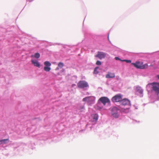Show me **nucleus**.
Instances as JSON below:
<instances>
[{"label":"nucleus","mask_w":159,"mask_h":159,"mask_svg":"<svg viewBox=\"0 0 159 159\" xmlns=\"http://www.w3.org/2000/svg\"><path fill=\"white\" fill-rule=\"evenodd\" d=\"M115 77L114 73L109 72L106 75V77L107 78H113Z\"/></svg>","instance_id":"nucleus-12"},{"label":"nucleus","mask_w":159,"mask_h":159,"mask_svg":"<svg viewBox=\"0 0 159 159\" xmlns=\"http://www.w3.org/2000/svg\"><path fill=\"white\" fill-rule=\"evenodd\" d=\"M134 66L138 69H144L148 67L147 64L143 65V62L142 61H136L135 63H132Z\"/></svg>","instance_id":"nucleus-4"},{"label":"nucleus","mask_w":159,"mask_h":159,"mask_svg":"<svg viewBox=\"0 0 159 159\" xmlns=\"http://www.w3.org/2000/svg\"><path fill=\"white\" fill-rule=\"evenodd\" d=\"M75 84H73L72 85V87H74V86H75Z\"/></svg>","instance_id":"nucleus-27"},{"label":"nucleus","mask_w":159,"mask_h":159,"mask_svg":"<svg viewBox=\"0 0 159 159\" xmlns=\"http://www.w3.org/2000/svg\"><path fill=\"white\" fill-rule=\"evenodd\" d=\"M44 69L46 71L49 72L51 70V68L50 67V66H45L44 68Z\"/></svg>","instance_id":"nucleus-17"},{"label":"nucleus","mask_w":159,"mask_h":159,"mask_svg":"<svg viewBox=\"0 0 159 159\" xmlns=\"http://www.w3.org/2000/svg\"><path fill=\"white\" fill-rule=\"evenodd\" d=\"M58 66L59 67L62 68L64 66V64L62 62H60L58 63Z\"/></svg>","instance_id":"nucleus-19"},{"label":"nucleus","mask_w":159,"mask_h":159,"mask_svg":"<svg viewBox=\"0 0 159 159\" xmlns=\"http://www.w3.org/2000/svg\"><path fill=\"white\" fill-rule=\"evenodd\" d=\"M106 56V54L103 52H98L97 54L95 55V57H98L100 59L104 58Z\"/></svg>","instance_id":"nucleus-10"},{"label":"nucleus","mask_w":159,"mask_h":159,"mask_svg":"<svg viewBox=\"0 0 159 159\" xmlns=\"http://www.w3.org/2000/svg\"><path fill=\"white\" fill-rule=\"evenodd\" d=\"M92 119L91 121L93 122H96L98 118V114H93L92 115Z\"/></svg>","instance_id":"nucleus-11"},{"label":"nucleus","mask_w":159,"mask_h":159,"mask_svg":"<svg viewBox=\"0 0 159 159\" xmlns=\"http://www.w3.org/2000/svg\"><path fill=\"white\" fill-rule=\"evenodd\" d=\"M119 111H120L116 107H113L111 109V115L114 118H117L119 116Z\"/></svg>","instance_id":"nucleus-5"},{"label":"nucleus","mask_w":159,"mask_h":159,"mask_svg":"<svg viewBox=\"0 0 159 159\" xmlns=\"http://www.w3.org/2000/svg\"><path fill=\"white\" fill-rule=\"evenodd\" d=\"M3 141V144H7L9 142V140L8 139H2Z\"/></svg>","instance_id":"nucleus-18"},{"label":"nucleus","mask_w":159,"mask_h":159,"mask_svg":"<svg viewBox=\"0 0 159 159\" xmlns=\"http://www.w3.org/2000/svg\"><path fill=\"white\" fill-rule=\"evenodd\" d=\"M40 57V54L39 53H36L35 54L34 57L37 58H39Z\"/></svg>","instance_id":"nucleus-20"},{"label":"nucleus","mask_w":159,"mask_h":159,"mask_svg":"<svg viewBox=\"0 0 159 159\" xmlns=\"http://www.w3.org/2000/svg\"><path fill=\"white\" fill-rule=\"evenodd\" d=\"M110 103L109 99L107 97H101L98 101L97 104V106L99 109L102 108V106L101 105V103H102L104 105H105L107 103L109 104Z\"/></svg>","instance_id":"nucleus-2"},{"label":"nucleus","mask_w":159,"mask_h":159,"mask_svg":"<svg viewBox=\"0 0 159 159\" xmlns=\"http://www.w3.org/2000/svg\"><path fill=\"white\" fill-rule=\"evenodd\" d=\"M123 61H125L127 63H130L131 62V61L130 60H123Z\"/></svg>","instance_id":"nucleus-22"},{"label":"nucleus","mask_w":159,"mask_h":159,"mask_svg":"<svg viewBox=\"0 0 159 159\" xmlns=\"http://www.w3.org/2000/svg\"><path fill=\"white\" fill-rule=\"evenodd\" d=\"M95 97L93 96H89L84 98L82 99L83 102H87L90 104L94 103Z\"/></svg>","instance_id":"nucleus-7"},{"label":"nucleus","mask_w":159,"mask_h":159,"mask_svg":"<svg viewBox=\"0 0 159 159\" xmlns=\"http://www.w3.org/2000/svg\"><path fill=\"white\" fill-rule=\"evenodd\" d=\"M108 39H109V35H108Z\"/></svg>","instance_id":"nucleus-29"},{"label":"nucleus","mask_w":159,"mask_h":159,"mask_svg":"<svg viewBox=\"0 0 159 159\" xmlns=\"http://www.w3.org/2000/svg\"><path fill=\"white\" fill-rule=\"evenodd\" d=\"M59 69V67L58 66L55 69L56 70H58Z\"/></svg>","instance_id":"nucleus-25"},{"label":"nucleus","mask_w":159,"mask_h":159,"mask_svg":"<svg viewBox=\"0 0 159 159\" xmlns=\"http://www.w3.org/2000/svg\"><path fill=\"white\" fill-rule=\"evenodd\" d=\"M102 64V63L101 62V61H97L96 62V64L97 65H101Z\"/></svg>","instance_id":"nucleus-21"},{"label":"nucleus","mask_w":159,"mask_h":159,"mask_svg":"<svg viewBox=\"0 0 159 159\" xmlns=\"http://www.w3.org/2000/svg\"><path fill=\"white\" fill-rule=\"evenodd\" d=\"M122 95L120 94H118L113 97L111 100L113 102H119L120 103V101L122 100Z\"/></svg>","instance_id":"nucleus-8"},{"label":"nucleus","mask_w":159,"mask_h":159,"mask_svg":"<svg viewBox=\"0 0 159 159\" xmlns=\"http://www.w3.org/2000/svg\"><path fill=\"white\" fill-rule=\"evenodd\" d=\"M120 104L121 106H124V108H123L124 109H129L131 106L130 101L127 99L125 98L121 100Z\"/></svg>","instance_id":"nucleus-3"},{"label":"nucleus","mask_w":159,"mask_h":159,"mask_svg":"<svg viewBox=\"0 0 159 159\" xmlns=\"http://www.w3.org/2000/svg\"><path fill=\"white\" fill-rule=\"evenodd\" d=\"M3 144L2 140H0V145Z\"/></svg>","instance_id":"nucleus-24"},{"label":"nucleus","mask_w":159,"mask_h":159,"mask_svg":"<svg viewBox=\"0 0 159 159\" xmlns=\"http://www.w3.org/2000/svg\"><path fill=\"white\" fill-rule=\"evenodd\" d=\"M148 93H154L158 95L159 94V83L154 82L148 84L146 86Z\"/></svg>","instance_id":"nucleus-1"},{"label":"nucleus","mask_w":159,"mask_h":159,"mask_svg":"<svg viewBox=\"0 0 159 159\" xmlns=\"http://www.w3.org/2000/svg\"><path fill=\"white\" fill-rule=\"evenodd\" d=\"M44 64L45 66H51V63L47 61L44 62Z\"/></svg>","instance_id":"nucleus-16"},{"label":"nucleus","mask_w":159,"mask_h":159,"mask_svg":"<svg viewBox=\"0 0 159 159\" xmlns=\"http://www.w3.org/2000/svg\"><path fill=\"white\" fill-rule=\"evenodd\" d=\"M78 88L80 89H85L89 87L88 83L85 80H80L77 83Z\"/></svg>","instance_id":"nucleus-6"},{"label":"nucleus","mask_w":159,"mask_h":159,"mask_svg":"<svg viewBox=\"0 0 159 159\" xmlns=\"http://www.w3.org/2000/svg\"><path fill=\"white\" fill-rule=\"evenodd\" d=\"M135 90L136 94L139 95L140 97H143V90L140 86H136Z\"/></svg>","instance_id":"nucleus-9"},{"label":"nucleus","mask_w":159,"mask_h":159,"mask_svg":"<svg viewBox=\"0 0 159 159\" xmlns=\"http://www.w3.org/2000/svg\"><path fill=\"white\" fill-rule=\"evenodd\" d=\"M78 109L80 110V111H82L84 109V105H80L78 107Z\"/></svg>","instance_id":"nucleus-15"},{"label":"nucleus","mask_w":159,"mask_h":159,"mask_svg":"<svg viewBox=\"0 0 159 159\" xmlns=\"http://www.w3.org/2000/svg\"><path fill=\"white\" fill-rule=\"evenodd\" d=\"M119 77H116V79L118 80L119 79Z\"/></svg>","instance_id":"nucleus-28"},{"label":"nucleus","mask_w":159,"mask_h":159,"mask_svg":"<svg viewBox=\"0 0 159 159\" xmlns=\"http://www.w3.org/2000/svg\"><path fill=\"white\" fill-rule=\"evenodd\" d=\"M157 77L158 79H159V75H157Z\"/></svg>","instance_id":"nucleus-26"},{"label":"nucleus","mask_w":159,"mask_h":159,"mask_svg":"<svg viewBox=\"0 0 159 159\" xmlns=\"http://www.w3.org/2000/svg\"><path fill=\"white\" fill-rule=\"evenodd\" d=\"M14 143H13L12 144V145H14Z\"/></svg>","instance_id":"nucleus-30"},{"label":"nucleus","mask_w":159,"mask_h":159,"mask_svg":"<svg viewBox=\"0 0 159 159\" xmlns=\"http://www.w3.org/2000/svg\"><path fill=\"white\" fill-rule=\"evenodd\" d=\"M98 70H100L99 67L98 66L96 67L94 69L93 73L95 74H97L99 73Z\"/></svg>","instance_id":"nucleus-14"},{"label":"nucleus","mask_w":159,"mask_h":159,"mask_svg":"<svg viewBox=\"0 0 159 159\" xmlns=\"http://www.w3.org/2000/svg\"><path fill=\"white\" fill-rule=\"evenodd\" d=\"M31 62L33 64L34 66L40 68V64L39 62L37 61H34L33 60H31Z\"/></svg>","instance_id":"nucleus-13"},{"label":"nucleus","mask_w":159,"mask_h":159,"mask_svg":"<svg viewBox=\"0 0 159 159\" xmlns=\"http://www.w3.org/2000/svg\"><path fill=\"white\" fill-rule=\"evenodd\" d=\"M115 59L116 60H120L121 61H123V60H122L120 58H119L118 57H115Z\"/></svg>","instance_id":"nucleus-23"}]
</instances>
